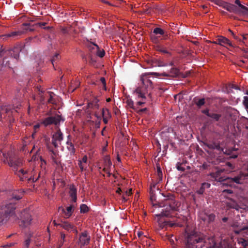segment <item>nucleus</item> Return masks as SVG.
<instances>
[{
    "label": "nucleus",
    "mask_w": 248,
    "mask_h": 248,
    "mask_svg": "<svg viewBox=\"0 0 248 248\" xmlns=\"http://www.w3.org/2000/svg\"><path fill=\"white\" fill-rule=\"evenodd\" d=\"M184 237L186 248H202L205 247L208 240L209 242L214 241L213 236H207L196 230H186Z\"/></svg>",
    "instance_id": "1"
},
{
    "label": "nucleus",
    "mask_w": 248,
    "mask_h": 248,
    "mask_svg": "<svg viewBox=\"0 0 248 248\" xmlns=\"http://www.w3.org/2000/svg\"><path fill=\"white\" fill-rule=\"evenodd\" d=\"M23 193L16 195L14 193L12 199L0 206V224L6 222L10 217L16 219V203L15 202L21 199Z\"/></svg>",
    "instance_id": "2"
},
{
    "label": "nucleus",
    "mask_w": 248,
    "mask_h": 248,
    "mask_svg": "<svg viewBox=\"0 0 248 248\" xmlns=\"http://www.w3.org/2000/svg\"><path fill=\"white\" fill-rule=\"evenodd\" d=\"M15 174L19 178L21 181H27L28 183L35 182L41 177L40 171L35 169H33L31 171L21 169L19 170H16Z\"/></svg>",
    "instance_id": "3"
},
{
    "label": "nucleus",
    "mask_w": 248,
    "mask_h": 248,
    "mask_svg": "<svg viewBox=\"0 0 248 248\" xmlns=\"http://www.w3.org/2000/svg\"><path fill=\"white\" fill-rule=\"evenodd\" d=\"M21 50V47L19 46H14L11 49L5 50L4 49H2L0 51V57L8 55L11 56L10 59L13 58L17 61L19 58V53ZM2 64L3 66H7L9 68L11 67L9 58L6 56L3 58Z\"/></svg>",
    "instance_id": "4"
},
{
    "label": "nucleus",
    "mask_w": 248,
    "mask_h": 248,
    "mask_svg": "<svg viewBox=\"0 0 248 248\" xmlns=\"http://www.w3.org/2000/svg\"><path fill=\"white\" fill-rule=\"evenodd\" d=\"M234 3L236 5L225 1V9L239 16L248 18V8L241 4L239 0H235Z\"/></svg>",
    "instance_id": "5"
},
{
    "label": "nucleus",
    "mask_w": 248,
    "mask_h": 248,
    "mask_svg": "<svg viewBox=\"0 0 248 248\" xmlns=\"http://www.w3.org/2000/svg\"><path fill=\"white\" fill-rule=\"evenodd\" d=\"M140 80L141 85L136 89L135 93L139 98L146 99V94L148 93V90L152 89V82L146 75H142Z\"/></svg>",
    "instance_id": "6"
},
{
    "label": "nucleus",
    "mask_w": 248,
    "mask_h": 248,
    "mask_svg": "<svg viewBox=\"0 0 248 248\" xmlns=\"http://www.w3.org/2000/svg\"><path fill=\"white\" fill-rule=\"evenodd\" d=\"M164 204L163 206H165V209L159 214L156 215L157 217H169L171 211H176L178 208L177 203L174 200L173 197L166 198L164 200Z\"/></svg>",
    "instance_id": "7"
},
{
    "label": "nucleus",
    "mask_w": 248,
    "mask_h": 248,
    "mask_svg": "<svg viewBox=\"0 0 248 248\" xmlns=\"http://www.w3.org/2000/svg\"><path fill=\"white\" fill-rule=\"evenodd\" d=\"M2 155L4 158V162H8V165L13 167V170L15 171L18 170V168L21 167L23 164V160L21 158L13 155L10 153H3Z\"/></svg>",
    "instance_id": "8"
},
{
    "label": "nucleus",
    "mask_w": 248,
    "mask_h": 248,
    "mask_svg": "<svg viewBox=\"0 0 248 248\" xmlns=\"http://www.w3.org/2000/svg\"><path fill=\"white\" fill-rule=\"evenodd\" d=\"M247 176V175L246 174L240 172L236 175L226 178L225 181H226V183H229L230 185H231V184L233 183H235L237 184H242L244 182Z\"/></svg>",
    "instance_id": "9"
},
{
    "label": "nucleus",
    "mask_w": 248,
    "mask_h": 248,
    "mask_svg": "<svg viewBox=\"0 0 248 248\" xmlns=\"http://www.w3.org/2000/svg\"><path fill=\"white\" fill-rule=\"evenodd\" d=\"M21 222L19 225L23 227H27L31 223L32 220L31 216L29 212V210H24L20 214Z\"/></svg>",
    "instance_id": "10"
},
{
    "label": "nucleus",
    "mask_w": 248,
    "mask_h": 248,
    "mask_svg": "<svg viewBox=\"0 0 248 248\" xmlns=\"http://www.w3.org/2000/svg\"><path fill=\"white\" fill-rule=\"evenodd\" d=\"M199 217L205 224H208L214 221L216 216L213 213L202 211L199 214Z\"/></svg>",
    "instance_id": "11"
},
{
    "label": "nucleus",
    "mask_w": 248,
    "mask_h": 248,
    "mask_svg": "<svg viewBox=\"0 0 248 248\" xmlns=\"http://www.w3.org/2000/svg\"><path fill=\"white\" fill-rule=\"evenodd\" d=\"M62 120V117L60 115H56L54 116L48 117L45 118L42 121V124L45 126H47L49 125L54 124L57 125L59 124L60 121Z\"/></svg>",
    "instance_id": "12"
},
{
    "label": "nucleus",
    "mask_w": 248,
    "mask_h": 248,
    "mask_svg": "<svg viewBox=\"0 0 248 248\" xmlns=\"http://www.w3.org/2000/svg\"><path fill=\"white\" fill-rule=\"evenodd\" d=\"M63 134L60 129L52 135V144L55 147L58 148L59 145L61 144L62 141L63 140Z\"/></svg>",
    "instance_id": "13"
},
{
    "label": "nucleus",
    "mask_w": 248,
    "mask_h": 248,
    "mask_svg": "<svg viewBox=\"0 0 248 248\" xmlns=\"http://www.w3.org/2000/svg\"><path fill=\"white\" fill-rule=\"evenodd\" d=\"M13 110L17 111L15 109L12 110L10 107H1L0 108V119L5 118L6 116L10 117L13 113Z\"/></svg>",
    "instance_id": "14"
},
{
    "label": "nucleus",
    "mask_w": 248,
    "mask_h": 248,
    "mask_svg": "<svg viewBox=\"0 0 248 248\" xmlns=\"http://www.w3.org/2000/svg\"><path fill=\"white\" fill-rule=\"evenodd\" d=\"M81 57L86 63L88 62L91 65H94L96 62L95 55L82 54Z\"/></svg>",
    "instance_id": "15"
},
{
    "label": "nucleus",
    "mask_w": 248,
    "mask_h": 248,
    "mask_svg": "<svg viewBox=\"0 0 248 248\" xmlns=\"http://www.w3.org/2000/svg\"><path fill=\"white\" fill-rule=\"evenodd\" d=\"M58 225L68 232L73 231L77 233L76 227L69 222L62 221L61 223H59Z\"/></svg>",
    "instance_id": "16"
},
{
    "label": "nucleus",
    "mask_w": 248,
    "mask_h": 248,
    "mask_svg": "<svg viewBox=\"0 0 248 248\" xmlns=\"http://www.w3.org/2000/svg\"><path fill=\"white\" fill-rule=\"evenodd\" d=\"M88 52L86 54L95 55L98 51V46L95 43L90 42L87 44Z\"/></svg>",
    "instance_id": "17"
},
{
    "label": "nucleus",
    "mask_w": 248,
    "mask_h": 248,
    "mask_svg": "<svg viewBox=\"0 0 248 248\" xmlns=\"http://www.w3.org/2000/svg\"><path fill=\"white\" fill-rule=\"evenodd\" d=\"M224 171V169H220L217 170L215 172L211 173L210 175L211 176L214 178L216 181L218 182H226L225 181V178L224 179L221 176V173L223 172Z\"/></svg>",
    "instance_id": "18"
},
{
    "label": "nucleus",
    "mask_w": 248,
    "mask_h": 248,
    "mask_svg": "<svg viewBox=\"0 0 248 248\" xmlns=\"http://www.w3.org/2000/svg\"><path fill=\"white\" fill-rule=\"evenodd\" d=\"M214 43L222 46L227 45L230 46H232V45L230 40L223 36L219 37L217 40L214 42Z\"/></svg>",
    "instance_id": "19"
},
{
    "label": "nucleus",
    "mask_w": 248,
    "mask_h": 248,
    "mask_svg": "<svg viewBox=\"0 0 248 248\" xmlns=\"http://www.w3.org/2000/svg\"><path fill=\"white\" fill-rule=\"evenodd\" d=\"M77 188L75 186L73 185H71L69 187V193L70 197L72 198V202H76L77 200Z\"/></svg>",
    "instance_id": "20"
},
{
    "label": "nucleus",
    "mask_w": 248,
    "mask_h": 248,
    "mask_svg": "<svg viewBox=\"0 0 248 248\" xmlns=\"http://www.w3.org/2000/svg\"><path fill=\"white\" fill-rule=\"evenodd\" d=\"M79 241L83 245H88L90 242V236H88L87 233L85 232L81 233L79 237Z\"/></svg>",
    "instance_id": "21"
},
{
    "label": "nucleus",
    "mask_w": 248,
    "mask_h": 248,
    "mask_svg": "<svg viewBox=\"0 0 248 248\" xmlns=\"http://www.w3.org/2000/svg\"><path fill=\"white\" fill-rule=\"evenodd\" d=\"M179 74V70L177 68H172L170 70V74L163 73L161 75L166 77H171L173 78L177 77Z\"/></svg>",
    "instance_id": "22"
},
{
    "label": "nucleus",
    "mask_w": 248,
    "mask_h": 248,
    "mask_svg": "<svg viewBox=\"0 0 248 248\" xmlns=\"http://www.w3.org/2000/svg\"><path fill=\"white\" fill-rule=\"evenodd\" d=\"M24 33V31H13L10 33L5 34L2 35V36L4 37V39H5L6 38H8V37H12L13 38H15L21 35L22 34H23Z\"/></svg>",
    "instance_id": "23"
},
{
    "label": "nucleus",
    "mask_w": 248,
    "mask_h": 248,
    "mask_svg": "<svg viewBox=\"0 0 248 248\" xmlns=\"http://www.w3.org/2000/svg\"><path fill=\"white\" fill-rule=\"evenodd\" d=\"M23 26V31L24 33L27 31H33L35 30V27H36L35 24H31L30 23H24L22 24Z\"/></svg>",
    "instance_id": "24"
},
{
    "label": "nucleus",
    "mask_w": 248,
    "mask_h": 248,
    "mask_svg": "<svg viewBox=\"0 0 248 248\" xmlns=\"http://www.w3.org/2000/svg\"><path fill=\"white\" fill-rule=\"evenodd\" d=\"M158 223L159 225V226L161 228L163 229L164 228L167 227L168 226L170 227H173L175 226H178L176 223H172L170 221L165 220L162 222L161 218H159V220L158 221Z\"/></svg>",
    "instance_id": "25"
},
{
    "label": "nucleus",
    "mask_w": 248,
    "mask_h": 248,
    "mask_svg": "<svg viewBox=\"0 0 248 248\" xmlns=\"http://www.w3.org/2000/svg\"><path fill=\"white\" fill-rule=\"evenodd\" d=\"M55 94L51 92H48L45 94V97L48 98L47 103L49 104H56L55 99L54 98Z\"/></svg>",
    "instance_id": "26"
},
{
    "label": "nucleus",
    "mask_w": 248,
    "mask_h": 248,
    "mask_svg": "<svg viewBox=\"0 0 248 248\" xmlns=\"http://www.w3.org/2000/svg\"><path fill=\"white\" fill-rule=\"evenodd\" d=\"M98 102L99 100L97 98L94 97L92 101L88 103V108L92 109H98L99 107L98 103Z\"/></svg>",
    "instance_id": "27"
},
{
    "label": "nucleus",
    "mask_w": 248,
    "mask_h": 248,
    "mask_svg": "<svg viewBox=\"0 0 248 248\" xmlns=\"http://www.w3.org/2000/svg\"><path fill=\"white\" fill-rule=\"evenodd\" d=\"M74 206L71 205L66 208V211L64 209H62V212L64 214L65 218H69L72 214L73 212Z\"/></svg>",
    "instance_id": "28"
},
{
    "label": "nucleus",
    "mask_w": 248,
    "mask_h": 248,
    "mask_svg": "<svg viewBox=\"0 0 248 248\" xmlns=\"http://www.w3.org/2000/svg\"><path fill=\"white\" fill-rule=\"evenodd\" d=\"M33 236H34L33 233L31 232H29L27 234V236H26L27 238H26V239L24 241V248H29L30 243H31V238L33 237Z\"/></svg>",
    "instance_id": "29"
},
{
    "label": "nucleus",
    "mask_w": 248,
    "mask_h": 248,
    "mask_svg": "<svg viewBox=\"0 0 248 248\" xmlns=\"http://www.w3.org/2000/svg\"><path fill=\"white\" fill-rule=\"evenodd\" d=\"M67 149L69 151L71 155H74L75 153V148L74 144L69 141L66 142Z\"/></svg>",
    "instance_id": "30"
},
{
    "label": "nucleus",
    "mask_w": 248,
    "mask_h": 248,
    "mask_svg": "<svg viewBox=\"0 0 248 248\" xmlns=\"http://www.w3.org/2000/svg\"><path fill=\"white\" fill-rule=\"evenodd\" d=\"M221 117V115L220 114L215 113L213 112L210 113V114L209 116V117L211 118L216 121H218Z\"/></svg>",
    "instance_id": "31"
},
{
    "label": "nucleus",
    "mask_w": 248,
    "mask_h": 248,
    "mask_svg": "<svg viewBox=\"0 0 248 248\" xmlns=\"http://www.w3.org/2000/svg\"><path fill=\"white\" fill-rule=\"evenodd\" d=\"M153 33L154 34H160L163 35L165 34V31L160 28H155L154 29Z\"/></svg>",
    "instance_id": "32"
},
{
    "label": "nucleus",
    "mask_w": 248,
    "mask_h": 248,
    "mask_svg": "<svg viewBox=\"0 0 248 248\" xmlns=\"http://www.w3.org/2000/svg\"><path fill=\"white\" fill-rule=\"evenodd\" d=\"M127 105L134 110H137L138 108V107L135 106L134 105V102L131 99H127L126 101Z\"/></svg>",
    "instance_id": "33"
},
{
    "label": "nucleus",
    "mask_w": 248,
    "mask_h": 248,
    "mask_svg": "<svg viewBox=\"0 0 248 248\" xmlns=\"http://www.w3.org/2000/svg\"><path fill=\"white\" fill-rule=\"evenodd\" d=\"M112 166V163L110 158L106 156L104 158V167L108 168H110V167Z\"/></svg>",
    "instance_id": "34"
},
{
    "label": "nucleus",
    "mask_w": 248,
    "mask_h": 248,
    "mask_svg": "<svg viewBox=\"0 0 248 248\" xmlns=\"http://www.w3.org/2000/svg\"><path fill=\"white\" fill-rule=\"evenodd\" d=\"M208 147L211 149H217L218 151L221 150L222 148L219 144L216 143H211L208 145Z\"/></svg>",
    "instance_id": "35"
},
{
    "label": "nucleus",
    "mask_w": 248,
    "mask_h": 248,
    "mask_svg": "<svg viewBox=\"0 0 248 248\" xmlns=\"http://www.w3.org/2000/svg\"><path fill=\"white\" fill-rule=\"evenodd\" d=\"M102 117H109L110 118V113L107 108H103L102 110Z\"/></svg>",
    "instance_id": "36"
},
{
    "label": "nucleus",
    "mask_w": 248,
    "mask_h": 248,
    "mask_svg": "<svg viewBox=\"0 0 248 248\" xmlns=\"http://www.w3.org/2000/svg\"><path fill=\"white\" fill-rule=\"evenodd\" d=\"M80 212L81 213H86L89 211V207L85 204H82L80 205Z\"/></svg>",
    "instance_id": "37"
},
{
    "label": "nucleus",
    "mask_w": 248,
    "mask_h": 248,
    "mask_svg": "<svg viewBox=\"0 0 248 248\" xmlns=\"http://www.w3.org/2000/svg\"><path fill=\"white\" fill-rule=\"evenodd\" d=\"M105 54V52L103 49H100L98 47V51L96 54H95V56H98L100 58H102L104 56Z\"/></svg>",
    "instance_id": "38"
},
{
    "label": "nucleus",
    "mask_w": 248,
    "mask_h": 248,
    "mask_svg": "<svg viewBox=\"0 0 248 248\" xmlns=\"http://www.w3.org/2000/svg\"><path fill=\"white\" fill-rule=\"evenodd\" d=\"M239 243L242 244V245L246 248L248 246V239H243L241 238L239 240Z\"/></svg>",
    "instance_id": "39"
},
{
    "label": "nucleus",
    "mask_w": 248,
    "mask_h": 248,
    "mask_svg": "<svg viewBox=\"0 0 248 248\" xmlns=\"http://www.w3.org/2000/svg\"><path fill=\"white\" fill-rule=\"evenodd\" d=\"M60 55L59 53H56L55 55L51 59V62L53 66H54V62L60 59Z\"/></svg>",
    "instance_id": "40"
},
{
    "label": "nucleus",
    "mask_w": 248,
    "mask_h": 248,
    "mask_svg": "<svg viewBox=\"0 0 248 248\" xmlns=\"http://www.w3.org/2000/svg\"><path fill=\"white\" fill-rule=\"evenodd\" d=\"M158 51L162 52L164 54H169L170 53L164 47L159 46L157 49Z\"/></svg>",
    "instance_id": "41"
},
{
    "label": "nucleus",
    "mask_w": 248,
    "mask_h": 248,
    "mask_svg": "<svg viewBox=\"0 0 248 248\" xmlns=\"http://www.w3.org/2000/svg\"><path fill=\"white\" fill-rule=\"evenodd\" d=\"M157 173L160 180L162 179V172L159 166H157Z\"/></svg>",
    "instance_id": "42"
},
{
    "label": "nucleus",
    "mask_w": 248,
    "mask_h": 248,
    "mask_svg": "<svg viewBox=\"0 0 248 248\" xmlns=\"http://www.w3.org/2000/svg\"><path fill=\"white\" fill-rule=\"evenodd\" d=\"M205 103V100L204 98H202L199 99L197 102H196V104L199 107H201Z\"/></svg>",
    "instance_id": "43"
},
{
    "label": "nucleus",
    "mask_w": 248,
    "mask_h": 248,
    "mask_svg": "<svg viewBox=\"0 0 248 248\" xmlns=\"http://www.w3.org/2000/svg\"><path fill=\"white\" fill-rule=\"evenodd\" d=\"M65 234L62 232H61V240H60V245H62L65 242Z\"/></svg>",
    "instance_id": "44"
},
{
    "label": "nucleus",
    "mask_w": 248,
    "mask_h": 248,
    "mask_svg": "<svg viewBox=\"0 0 248 248\" xmlns=\"http://www.w3.org/2000/svg\"><path fill=\"white\" fill-rule=\"evenodd\" d=\"M95 116L97 118V119L98 120V121L96 122L95 126L96 128H99L100 126V121L101 120V117L100 116L98 115L96 113L95 114Z\"/></svg>",
    "instance_id": "45"
},
{
    "label": "nucleus",
    "mask_w": 248,
    "mask_h": 248,
    "mask_svg": "<svg viewBox=\"0 0 248 248\" xmlns=\"http://www.w3.org/2000/svg\"><path fill=\"white\" fill-rule=\"evenodd\" d=\"M100 81L102 83L103 85V89L105 90H106L107 89H106V79L104 77H102L100 78Z\"/></svg>",
    "instance_id": "46"
},
{
    "label": "nucleus",
    "mask_w": 248,
    "mask_h": 248,
    "mask_svg": "<svg viewBox=\"0 0 248 248\" xmlns=\"http://www.w3.org/2000/svg\"><path fill=\"white\" fill-rule=\"evenodd\" d=\"M204 191L205 188L202 185L201 187L198 190H197L196 192L198 194L202 195L204 192Z\"/></svg>",
    "instance_id": "47"
},
{
    "label": "nucleus",
    "mask_w": 248,
    "mask_h": 248,
    "mask_svg": "<svg viewBox=\"0 0 248 248\" xmlns=\"http://www.w3.org/2000/svg\"><path fill=\"white\" fill-rule=\"evenodd\" d=\"M182 164L178 163L176 165V168L178 170L184 171L185 169L181 166Z\"/></svg>",
    "instance_id": "48"
},
{
    "label": "nucleus",
    "mask_w": 248,
    "mask_h": 248,
    "mask_svg": "<svg viewBox=\"0 0 248 248\" xmlns=\"http://www.w3.org/2000/svg\"><path fill=\"white\" fill-rule=\"evenodd\" d=\"M155 34H152L151 35V38L153 42H156L158 41V37L155 36Z\"/></svg>",
    "instance_id": "49"
},
{
    "label": "nucleus",
    "mask_w": 248,
    "mask_h": 248,
    "mask_svg": "<svg viewBox=\"0 0 248 248\" xmlns=\"http://www.w3.org/2000/svg\"><path fill=\"white\" fill-rule=\"evenodd\" d=\"M136 110L137 111V112L139 114H141L142 113L146 111L147 110V108H143L140 109L139 110H138V108H137V110Z\"/></svg>",
    "instance_id": "50"
},
{
    "label": "nucleus",
    "mask_w": 248,
    "mask_h": 248,
    "mask_svg": "<svg viewBox=\"0 0 248 248\" xmlns=\"http://www.w3.org/2000/svg\"><path fill=\"white\" fill-rule=\"evenodd\" d=\"M103 171L107 173L108 176H110L111 174V173L110 172L109 169L108 168L104 167V169H103Z\"/></svg>",
    "instance_id": "51"
},
{
    "label": "nucleus",
    "mask_w": 248,
    "mask_h": 248,
    "mask_svg": "<svg viewBox=\"0 0 248 248\" xmlns=\"http://www.w3.org/2000/svg\"><path fill=\"white\" fill-rule=\"evenodd\" d=\"M202 113L205 114L208 117L209 116L210 113L211 112H210V111L208 109H205L202 110Z\"/></svg>",
    "instance_id": "52"
},
{
    "label": "nucleus",
    "mask_w": 248,
    "mask_h": 248,
    "mask_svg": "<svg viewBox=\"0 0 248 248\" xmlns=\"http://www.w3.org/2000/svg\"><path fill=\"white\" fill-rule=\"evenodd\" d=\"M202 185L205 188V189L206 188H209L211 186L210 184L208 183H203L202 184Z\"/></svg>",
    "instance_id": "53"
},
{
    "label": "nucleus",
    "mask_w": 248,
    "mask_h": 248,
    "mask_svg": "<svg viewBox=\"0 0 248 248\" xmlns=\"http://www.w3.org/2000/svg\"><path fill=\"white\" fill-rule=\"evenodd\" d=\"M145 99H142V101H138L136 104V107L142 106V105L144 104L145 103Z\"/></svg>",
    "instance_id": "54"
},
{
    "label": "nucleus",
    "mask_w": 248,
    "mask_h": 248,
    "mask_svg": "<svg viewBox=\"0 0 248 248\" xmlns=\"http://www.w3.org/2000/svg\"><path fill=\"white\" fill-rule=\"evenodd\" d=\"M229 31L231 33L232 35L233 36V37L234 39H235V40H239L240 41H241V39L239 38V37L235 35L234 33L231 30H229Z\"/></svg>",
    "instance_id": "55"
},
{
    "label": "nucleus",
    "mask_w": 248,
    "mask_h": 248,
    "mask_svg": "<svg viewBox=\"0 0 248 248\" xmlns=\"http://www.w3.org/2000/svg\"><path fill=\"white\" fill-rule=\"evenodd\" d=\"M15 243H10L8 244L4 245L2 247H3V248H10L12 246H14L15 245Z\"/></svg>",
    "instance_id": "56"
},
{
    "label": "nucleus",
    "mask_w": 248,
    "mask_h": 248,
    "mask_svg": "<svg viewBox=\"0 0 248 248\" xmlns=\"http://www.w3.org/2000/svg\"><path fill=\"white\" fill-rule=\"evenodd\" d=\"M46 24V22H40L35 24L36 26L42 27Z\"/></svg>",
    "instance_id": "57"
},
{
    "label": "nucleus",
    "mask_w": 248,
    "mask_h": 248,
    "mask_svg": "<svg viewBox=\"0 0 248 248\" xmlns=\"http://www.w3.org/2000/svg\"><path fill=\"white\" fill-rule=\"evenodd\" d=\"M158 65L159 66H167V64L166 63H163L161 61H159L158 62Z\"/></svg>",
    "instance_id": "58"
},
{
    "label": "nucleus",
    "mask_w": 248,
    "mask_h": 248,
    "mask_svg": "<svg viewBox=\"0 0 248 248\" xmlns=\"http://www.w3.org/2000/svg\"><path fill=\"white\" fill-rule=\"evenodd\" d=\"M78 166L81 170V171H83L84 170V167L82 165V162L81 161H78Z\"/></svg>",
    "instance_id": "59"
},
{
    "label": "nucleus",
    "mask_w": 248,
    "mask_h": 248,
    "mask_svg": "<svg viewBox=\"0 0 248 248\" xmlns=\"http://www.w3.org/2000/svg\"><path fill=\"white\" fill-rule=\"evenodd\" d=\"M243 104H244V105L248 104V96H244Z\"/></svg>",
    "instance_id": "60"
},
{
    "label": "nucleus",
    "mask_w": 248,
    "mask_h": 248,
    "mask_svg": "<svg viewBox=\"0 0 248 248\" xmlns=\"http://www.w3.org/2000/svg\"><path fill=\"white\" fill-rule=\"evenodd\" d=\"M47 148L49 152H51L54 155H56V153L54 151L53 149L49 146H47Z\"/></svg>",
    "instance_id": "61"
},
{
    "label": "nucleus",
    "mask_w": 248,
    "mask_h": 248,
    "mask_svg": "<svg viewBox=\"0 0 248 248\" xmlns=\"http://www.w3.org/2000/svg\"><path fill=\"white\" fill-rule=\"evenodd\" d=\"M87 156L86 155H85L83 156V157L82 159V160L81 161L82 162L84 163H87Z\"/></svg>",
    "instance_id": "62"
},
{
    "label": "nucleus",
    "mask_w": 248,
    "mask_h": 248,
    "mask_svg": "<svg viewBox=\"0 0 248 248\" xmlns=\"http://www.w3.org/2000/svg\"><path fill=\"white\" fill-rule=\"evenodd\" d=\"M37 90L40 92V93H39V94H40V93H42L44 92V91L43 90V89H42L41 87L40 86H37Z\"/></svg>",
    "instance_id": "63"
},
{
    "label": "nucleus",
    "mask_w": 248,
    "mask_h": 248,
    "mask_svg": "<svg viewBox=\"0 0 248 248\" xmlns=\"http://www.w3.org/2000/svg\"><path fill=\"white\" fill-rule=\"evenodd\" d=\"M132 188H130L128 191H126L125 193H126V194L127 195H131L132 194Z\"/></svg>",
    "instance_id": "64"
}]
</instances>
